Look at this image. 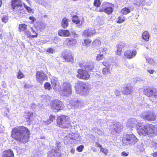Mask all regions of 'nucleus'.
I'll return each instance as SVG.
<instances>
[{
	"label": "nucleus",
	"mask_w": 157,
	"mask_h": 157,
	"mask_svg": "<svg viewBox=\"0 0 157 157\" xmlns=\"http://www.w3.org/2000/svg\"><path fill=\"white\" fill-rule=\"evenodd\" d=\"M30 86L29 85V84H27L26 83L24 85V87L25 88H29Z\"/></svg>",
	"instance_id": "864d4df0"
},
{
	"label": "nucleus",
	"mask_w": 157,
	"mask_h": 157,
	"mask_svg": "<svg viewBox=\"0 0 157 157\" xmlns=\"http://www.w3.org/2000/svg\"><path fill=\"white\" fill-rule=\"evenodd\" d=\"M107 66V67H108H108H109V65H109V64H108V65L107 64V63H106L105 64Z\"/></svg>",
	"instance_id": "bf43d9fd"
},
{
	"label": "nucleus",
	"mask_w": 157,
	"mask_h": 157,
	"mask_svg": "<svg viewBox=\"0 0 157 157\" xmlns=\"http://www.w3.org/2000/svg\"><path fill=\"white\" fill-rule=\"evenodd\" d=\"M96 144L97 145V146L98 147H99L100 149H101V148L102 147V145H101V144H99L98 143H96Z\"/></svg>",
	"instance_id": "603ef678"
},
{
	"label": "nucleus",
	"mask_w": 157,
	"mask_h": 157,
	"mask_svg": "<svg viewBox=\"0 0 157 157\" xmlns=\"http://www.w3.org/2000/svg\"><path fill=\"white\" fill-rule=\"evenodd\" d=\"M58 81L54 78H52L51 80V82L53 88L55 89L56 88V86Z\"/></svg>",
	"instance_id": "c9c22d12"
},
{
	"label": "nucleus",
	"mask_w": 157,
	"mask_h": 157,
	"mask_svg": "<svg viewBox=\"0 0 157 157\" xmlns=\"http://www.w3.org/2000/svg\"><path fill=\"white\" fill-rule=\"evenodd\" d=\"M138 141V139L133 134H127L123 136L122 139V144L123 146L133 145Z\"/></svg>",
	"instance_id": "20e7f679"
},
{
	"label": "nucleus",
	"mask_w": 157,
	"mask_h": 157,
	"mask_svg": "<svg viewBox=\"0 0 157 157\" xmlns=\"http://www.w3.org/2000/svg\"><path fill=\"white\" fill-rule=\"evenodd\" d=\"M72 154H74L75 152V148H72L70 150Z\"/></svg>",
	"instance_id": "5fc2aeb1"
},
{
	"label": "nucleus",
	"mask_w": 157,
	"mask_h": 157,
	"mask_svg": "<svg viewBox=\"0 0 157 157\" xmlns=\"http://www.w3.org/2000/svg\"><path fill=\"white\" fill-rule=\"evenodd\" d=\"M121 155L123 156L126 157L128 156V153H127L125 151H123L122 152Z\"/></svg>",
	"instance_id": "8fccbe9b"
},
{
	"label": "nucleus",
	"mask_w": 157,
	"mask_h": 157,
	"mask_svg": "<svg viewBox=\"0 0 157 157\" xmlns=\"http://www.w3.org/2000/svg\"><path fill=\"white\" fill-rule=\"evenodd\" d=\"M33 112H25V114L24 115V117L27 120V121H30L31 118L33 117Z\"/></svg>",
	"instance_id": "7c9ffc66"
},
{
	"label": "nucleus",
	"mask_w": 157,
	"mask_h": 157,
	"mask_svg": "<svg viewBox=\"0 0 157 157\" xmlns=\"http://www.w3.org/2000/svg\"><path fill=\"white\" fill-rule=\"evenodd\" d=\"M35 76L36 81L41 84H42L43 82L48 78L47 75L43 70L37 71Z\"/></svg>",
	"instance_id": "1a4fd4ad"
},
{
	"label": "nucleus",
	"mask_w": 157,
	"mask_h": 157,
	"mask_svg": "<svg viewBox=\"0 0 157 157\" xmlns=\"http://www.w3.org/2000/svg\"><path fill=\"white\" fill-rule=\"evenodd\" d=\"M2 157H14L13 151L11 149L4 151Z\"/></svg>",
	"instance_id": "412c9836"
},
{
	"label": "nucleus",
	"mask_w": 157,
	"mask_h": 157,
	"mask_svg": "<svg viewBox=\"0 0 157 157\" xmlns=\"http://www.w3.org/2000/svg\"><path fill=\"white\" fill-rule=\"evenodd\" d=\"M50 106L51 109L56 112L63 110L65 107L63 102L57 99L51 101Z\"/></svg>",
	"instance_id": "423d86ee"
},
{
	"label": "nucleus",
	"mask_w": 157,
	"mask_h": 157,
	"mask_svg": "<svg viewBox=\"0 0 157 157\" xmlns=\"http://www.w3.org/2000/svg\"><path fill=\"white\" fill-rule=\"evenodd\" d=\"M17 77L18 79H21L25 77V75L21 72V70H19L17 73Z\"/></svg>",
	"instance_id": "e433bc0d"
},
{
	"label": "nucleus",
	"mask_w": 157,
	"mask_h": 157,
	"mask_svg": "<svg viewBox=\"0 0 157 157\" xmlns=\"http://www.w3.org/2000/svg\"><path fill=\"white\" fill-rule=\"evenodd\" d=\"M152 87L148 86L147 87L144 89L143 90V94L148 97H151V94L150 92Z\"/></svg>",
	"instance_id": "cd10ccee"
},
{
	"label": "nucleus",
	"mask_w": 157,
	"mask_h": 157,
	"mask_svg": "<svg viewBox=\"0 0 157 157\" xmlns=\"http://www.w3.org/2000/svg\"><path fill=\"white\" fill-rule=\"evenodd\" d=\"M2 0H0V7H1L2 4Z\"/></svg>",
	"instance_id": "4d7b16f0"
},
{
	"label": "nucleus",
	"mask_w": 157,
	"mask_h": 157,
	"mask_svg": "<svg viewBox=\"0 0 157 157\" xmlns=\"http://www.w3.org/2000/svg\"><path fill=\"white\" fill-rule=\"evenodd\" d=\"M69 118L67 116L61 115L58 117L57 125L62 128H68L69 127L70 123L69 121Z\"/></svg>",
	"instance_id": "39448f33"
},
{
	"label": "nucleus",
	"mask_w": 157,
	"mask_h": 157,
	"mask_svg": "<svg viewBox=\"0 0 157 157\" xmlns=\"http://www.w3.org/2000/svg\"><path fill=\"white\" fill-rule=\"evenodd\" d=\"M83 69L81 68L78 70L76 76L80 79L88 80L90 78V74L88 71Z\"/></svg>",
	"instance_id": "9d476101"
},
{
	"label": "nucleus",
	"mask_w": 157,
	"mask_h": 157,
	"mask_svg": "<svg viewBox=\"0 0 157 157\" xmlns=\"http://www.w3.org/2000/svg\"><path fill=\"white\" fill-rule=\"evenodd\" d=\"M104 52V49H101V50H100L99 51V53L97 55V56L96 57V59L99 61L101 59L103 58V53H101V52Z\"/></svg>",
	"instance_id": "72a5a7b5"
},
{
	"label": "nucleus",
	"mask_w": 157,
	"mask_h": 157,
	"mask_svg": "<svg viewBox=\"0 0 157 157\" xmlns=\"http://www.w3.org/2000/svg\"><path fill=\"white\" fill-rule=\"evenodd\" d=\"M75 90L78 94L86 95L89 93L88 87L85 82L78 80L75 86Z\"/></svg>",
	"instance_id": "7ed1b4c3"
},
{
	"label": "nucleus",
	"mask_w": 157,
	"mask_h": 157,
	"mask_svg": "<svg viewBox=\"0 0 157 157\" xmlns=\"http://www.w3.org/2000/svg\"><path fill=\"white\" fill-rule=\"evenodd\" d=\"M30 135V132L29 129L23 126L13 128L11 133L12 138L17 141L24 143L28 141Z\"/></svg>",
	"instance_id": "f257e3e1"
},
{
	"label": "nucleus",
	"mask_w": 157,
	"mask_h": 157,
	"mask_svg": "<svg viewBox=\"0 0 157 157\" xmlns=\"http://www.w3.org/2000/svg\"><path fill=\"white\" fill-rule=\"evenodd\" d=\"M110 3L107 2H104L101 5L99 9L100 12H103L105 9L108 6Z\"/></svg>",
	"instance_id": "c756f323"
},
{
	"label": "nucleus",
	"mask_w": 157,
	"mask_h": 157,
	"mask_svg": "<svg viewBox=\"0 0 157 157\" xmlns=\"http://www.w3.org/2000/svg\"><path fill=\"white\" fill-rule=\"evenodd\" d=\"M84 147L83 145H80L77 147V150L78 152H82L83 150Z\"/></svg>",
	"instance_id": "c03bdc74"
},
{
	"label": "nucleus",
	"mask_w": 157,
	"mask_h": 157,
	"mask_svg": "<svg viewBox=\"0 0 157 157\" xmlns=\"http://www.w3.org/2000/svg\"><path fill=\"white\" fill-rule=\"evenodd\" d=\"M137 53V51L136 49H128L124 52V54L126 58L130 59L135 57Z\"/></svg>",
	"instance_id": "ddd939ff"
},
{
	"label": "nucleus",
	"mask_w": 157,
	"mask_h": 157,
	"mask_svg": "<svg viewBox=\"0 0 157 157\" xmlns=\"http://www.w3.org/2000/svg\"><path fill=\"white\" fill-rule=\"evenodd\" d=\"M142 118L148 121H154L156 119V116L154 112L148 111L142 115Z\"/></svg>",
	"instance_id": "9b49d317"
},
{
	"label": "nucleus",
	"mask_w": 157,
	"mask_h": 157,
	"mask_svg": "<svg viewBox=\"0 0 157 157\" xmlns=\"http://www.w3.org/2000/svg\"><path fill=\"white\" fill-rule=\"evenodd\" d=\"M125 44L123 42L120 43L117 46V50L116 51V55L121 56L122 53V48L125 46Z\"/></svg>",
	"instance_id": "aec40b11"
},
{
	"label": "nucleus",
	"mask_w": 157,
	"mask_h": 157,
	"mask_svg": "<svg viewBox=\"0 0 157 157\" xmlns=\"http://www.w3.org/2000/svg\"><path fill=\"white\" fill-rule=\"evenodd\" d=\"M61 57L66 62L71 63H73L74 62V54L71 52H63L61 55Z\"/></svg>",
	"instance_id": "f8f14e48"
},
{
	"label": "nucleus",
	"mask_w": 157,
	"mask_h": 157,
	"mask_svg": "<svg viewBox=\"0 0 157 157\" xmlns=\"http://www.w3.org/2000/svg\"><path fill=\"white\" fill-rule=\"evenodd\" d=\"M44 87L45 89L50 90L52 89V87L50 84L48 82H46L44 85Z\"/></svg>",
	"instance_id": "58836bf2"
},
{
	"label": "nucleus",
	"mask_w": 157,
	"mask_h": 157,
	"mask_svg": "<svg viewBox=\"0 0 157 157\" xmlns=\"http://www.w3.org/2000/svg\"><path fill=\"white\" fill-rule=\"evenodd\" d=\"M96 33V31L93 28H88L84 30L82 33V35L84 37H90L94 35Z\"/></svg>",
	"instance_id": "dca6fc26"
},
{
	"label": "nucleus",
	"mask_w": 157,
	"mask_h": 157,
	"mask_svg": "<svg viewBox=\"0 0 157 157\" xmlns=\"http://www.w3.org/2000/svg\"><path fill=\"white\" fill-rule=\"evenodd\" d=\"M36 106V104L35 103H33L32 104H31V106Z\"/></svg>",
	"instance_id": "13d9d810"
},
{
	"label": "nucleus",
	"mask_w": 157,
	"mask_h": 157,
	"mask_svg": "<svg viewBox=\"0 0 157 157\" xmlns=\"http://www.w3.org/2000/svg\"><path fill=\"white\" fill-rule=\"evenodd\" d=\"M84 44L86 46H89L91 44L92 40L91 39L89 38L84 39L83 40Z\"/></svg>",
	"instance_id": "4c0bfd02"
},
{
	"label": "nucleus",
	"mask_w": 157,
	"mask_h": 157,
	"mask_svg": "<svg viewBox=\"0 0 157 157\" xmlns=\"http://www.w3.org/2000/svg\"><path fill=\"white\" fill-rule=\"evenodd\" d=\"M47 157H61V154L59 149H52L48 152Z\"/></svg>",
	"instance_id": "4468645a"
},
{
	"label": "nucleus",
	"mask_w": 157,
	"mask_h": 157,
	"mask_svg": "<svg viewBox=\"0 0 157 157\" xmlns=\"http://www.w3.org/2000/svg\"><path fill=\"white\" fill-rule=\"evenodd\" d=\"M46 51L47 52L52 54L54 52V49L51 48H49L47 49Z\"/></svg>",
	"instance_id": "de8ad7c7"
},
{
	"label": "nucleus",
	"mask_w": 157,
	"mask_h": 157,
	"mask_svg": "<svg viewBox=\"0 0 157 157\" xmlns=\"http://www.w3.org/2000/svg\"><path fill=\"white\" fill-rule=\"evenodd\" d=\"M79 65L81 68L84 69L88 71H91L94 68L92 63H88L84 64V62H82L79 63Z\"/></svg>",
	"instance_id": "2eb2a0df"
},
{
	"label": "nucleus",
	"mask_w": 157,
	"mask_h": 157,
	"mask_svg": "<svg viewBox=\"0 0 157 157\" xmlns=\"http://www.w3.org/2000/svg\"><path fill=\"white\" fill-rule=\"evenodd\" d=\"M156 128L155 126L150 123H147L143 127L139 126L137 131L139 135H148L152 137L155 136Z\"/></svg>",
	"instance_id": "f03ea898"
},
{
	"label": "nucleus",
	"mask_w": 157,
	"mask_h": 157,
	"mask_svg": "<svg viewBox=\"0 0 157 157\" xmlns=\"http://www.w3.org/2000/svg\"><path fill=\"white\" fill-rule=\"evenodd\" d=\"M18 29L20 32L23 31L25 34L27 35L29 39H33L34 38H36L38 36V33H36L33 29L32 31L34 35H31L30 32L28 30H27V25L25 23L21 24L19 25Z\"/></svg>",
	"instance_id": "0eeeda50"
},
{
	"label": "nucleus",
	"mask_w": 157,
	"mask_h": 157,
	"mask_svg": "<svg viewBox=\"0 0 157 157\" xmlns=\"http://www.w3.org/2000/svg\"><path fill=\"white\" fill-rule=\"evenodd\" d=\"M93 4L94 6L98 7L100 6L101 2L100 0H94Z\"/></svg>",
	"instance_id": "ea45409f"
},
{
	"label": "nucleus",
	"mask_w": 157,
	"mask_h": 157,
	"mask_svg": "<svg viewBox=\"0 0 157 157\" xmlns=\"http://www.w3.org/2000/svg\"><path fill=\"white\" fill-rule=\"evenodd\" d=\"M132 88L133 86H132L125 87L124 88L122 93L124 95L129 94L132 91Z\"/></svg>",
	"instance_id": "393cba45"
},
{
	"label": "nucleus",
	"mask_w": 157,
	"mask_h": 157,
	"mask_svg": "<svg viewBox=\"0 0 157 157\" xmlns=\"http://www.w3.org/2000/svg\"><path fill=\"white\" fill-rule=\"evenodd\" d=\"M117 20L116 22L118 24H121L125 21L126 17L124 16L121 15L118 17Z\"/></svg>",
	"instance_id": "2f4dec72"
},
{
	"label": "nucleus",
	"mask_w": 157,
	"mask_h": 157,
	"mask_svg": "<svg viewBox=\"0 0 157 157\" xmlns=\"http://www.w3.org/2000/svg\"><path fill=\"white\" fill-rule=\"evenodd\" d=\"M147 63L150 64H152L154 63V60L153 59L151 58H149L147 60Z\"/></svg>",
	"instance_id": "09e8293b"
},
{
	"label": "nucleus",
	"mask_w": 157,
	"mask_h": 157,
	"mask_svg": "<svg viewBox=\"0 0 157 157\" xmlns=\"http://www.w3.org/2000/svg\"><path fill=\"white\" fill-rule=\"evenodd\" d=\"M34 27L37 31L42 32L46 28V25L40 21H37L34 25Z\"/></svg>",
	"instance_id": "f3484780"
},
{
	"label": "nucleus",
	"mask_w": 157,
	"mask_h": 157,
	"mask_svg": "<svg viewBox=\"0 0 157 157\" xmlns=\"http://www.w3.org/2000/svg\"><path fill=\"white\" fill-rule=\"evenodd\" d=\"M60 92L61 95L68 96L71 94V85L70 82H67L63 83L62 89L60 90Z\"/></svg>",
	"instance_id": "6e6552de"
},
{
	"label": "nucleus",
	"mask_w": 157,
	"mask_h": 157,
	"mask_svg": "<svg viewBox=\"0 0 157 157\" xmlns=\"http://www.w3.org/2000/svg\"><path fill=\"white\" fill-rule=\"evenodd\" d=\"M82 20H80L79 17L76 15H73L72 18V22L80 26H82L83 23L84 22V19L83 18Z\"/></svg>",
	"instance_id": "a211bd4d"
},
{
	"label": "nucleus",
	"mask_w": 157,
	"mask_h": 157,
	"mask_svg": "<svg viewBox=\"0 0 157 157\" xmlns=\"http://www.w3.org/2000/svg\"><path fill=\"white\" fill-rule=\"evenodd\" d=\"M113 11V9L111 7L108 6L103 12L107 13L108 15H110L112 13Z\"/></svg>",
	"instance_id": "f704fd0d"
},
{
	"label": "nucleus",
	"mask_w": 157,
	"mask_h": 157,
	"mask_svg": "<svg viewBox=\"0 0 157 157\" xmlns=\"http://www.w3.org/2000/svg\"><path fill=\"white\" fill-rule=\"evenodd\" d=\"M100 151L104 153L105 155H106L108 153V150L105 148H103L102 147L100 149Z\"/></svg>",
	"instance_id": "37998d69"
},
{
	"label": "nucleus",
	"mask_w": 157,
	"mask_h": 157,
	"mask_svg": "<svg viewBox=\"0 0 157 157\" xmlns=\"http://www.w3.org/2000/svg\"><path fill=\"white\" fill-rule=\"evenodd\" d=\"M152 155L153 157H157V151H156L153 153Z\"/></svg>",
	"instance_id": "6e6d98bb"
},
{
	"label": "nucleus",
	"mask_w": 157,
	"mask_h": 157,
	"mask_svg": "<svg viewBox=\"0 0 157 157\" xmlns=\"http://www.w3.org/2000/svg\"><path fill=\"white\" fill-rule=\"evenodd\" d=\"M23 5L24 7L27 10V12L29 13H31L33 11V9H32L30 7L28 6L25 3H23Z\"/></svg>",
	"instance_id": "79ce46f5"
},
{
	"label": "nucleus",
	"mask_w": 157,
	"mask_h": 157,
	"mask_svg": "<svg viewBox=\"0 0 157 157\" xmlns=\"http://www.w3.org/2000/svg\"><path fill=\"white\" fill-rule=\"evenodd\" d=\"M58 35L60 36L68 37L70 35V31L67 29H60L58 31Z\"/></svg>",
	"instance_id": "6ab92c4d"
},
{
	"label": "nucleus",
	"mask_w": 157,
	"mask_h": 157,
	"mask_svg": "<svg viewBox=\"0 0 157 157\" xmlns=\"http://www.w3.org/2000/svg\"><path fill=\"white\" fill-rule=\"evenodd\" d=\"M29 19L32 21L31 22V23H33L36 21V19L33 16H30Z\"/></svg>",
	"instance_id": "a18cd8bd"
},
{
	"label": "nucleus",
	"mask_w": 157,
	"mask_h": 157,
	"mask_svg": "<svg viewBox=\"0 0 157 157\" xmlns=\"http://www.w3.org/2000/svg\"><path fill=\"white\" fill-rule=\"evenodd\" d=\"M55 118L56 117L55 116L51 114L48 120V122L49 123H51L54 121L55 120Z\"/></svg>",
	"instance_id": "a19ab883"
},
{
	"label": "nucleus",
	"mask_w": 157,
	"mask_h": 157,
	"mask_svg": "<svg viewBox=\"0 0 157 157\" xmlns=\"http://www.w3.org/2000/svg\"><path fill=\"white\" fill-rule=\"evenodd\" d=\"M106 62H103L102 63L103 65L106 67L104 68L102 70V73L104 75H107L111 73V70L109 68H108L107 67V66L106 65Z\"/></svg>",
	"instance_id": "a878e982"
},
{
	"label": "nucleus",
	"mask_w": 157,
	"mask_h": 157,
	"mask_svg": "<svg viewBox=\"0 0 157 157\" xmlns=\"http://www.w3.org/2000/svg\"><path fill=\"white\" fill-rule=\"evenodd\" d=\"M25 0L26 1H28V0Z\"/></svg>",
	"instance_id": "052dcab7"
},
{
	"label": "nucleus",
	"mask_w": 157,
	"mask_h": 157,
	"mask_svg": "<svg viewBox=\"0 0 157 157\" xmlns=\"http://www.w3.org/2000/svg\"><path fill=\"white\" fill-rule=\"evenodd\" d=\"M147 71L150 74H153L154 72L153 70H147Z\"/></svg>",
	"instance_id": "3c124183"
},
{
	"label": "nucleus",
	"mask_w": 157,
	"mask_h": 157,
	"mask_svg": "<svg viewBox=\"0 0 157 157\" xmlns=\"http://www.w3.org/2000/svg\"><path fill=\"white\" fill-rule=\"evenodd\" d=\"M142 37L145 41H147L149 40L150 35L147 31H145L142 32Z\"/></svg>",
	"instance_id": "bb28decb"
},
{
	"label": "nucleus",
	"mask_w": 157,
	"mask_h": 157,
	"mask_svg": "<svg viewBox=\"0 0 157 157\" xmlns=\"http://www.w3.org/2000/svg\"><path fill=\"white\" fill-rule=\"evenodd\" d=\"M156 144V145H157V144Z\"/></svg>",
	"instance_id": "680f3d73"
},
{
	"label": "nucleus",
	"mask_w": 157,
	"mask_h": 157,
	"mask_svg": "<svg viewBox=\"0 0 157 157\" xmlns=\"http://www.w3.org/2000/svg\"><path fill=\"white\" fill-rule=\"evenodd\" d=\"M150 93L151 94V97H153L154 98L153 99H151V101L153 102L155 101V100H157V89L152 87Z\"/></svg>",
	"instance_id": "4be33fe9"
},
{
	"label": "nucleus",
	"mask_w": 157,
	"mask_h": 157,
	"mask_svg": "<svg viewBox=\"0 0 157 157\" xmlns=\"http://www.w3.org/2000/svg\"><path fill=\"white\" fill-rule=\"evenodd\" d=\"M65 42L66 44L68 46H72L75 45L77 42L76 40L72 38H67L66 39Z\"/></svg>",
	"instance_id": "5701e85b"
},
{
	"label": "nucleus",
	"mask_w": 157,
	"mask_h": 157,
	"mask_svg": "<svg viewBox=\"0 0 157 157\" xmlns=\"http://www.w3.org/2000/svg\"><path fill=\"white\" fill-rule=\"evenodd\" d=\"M69 25V22L68 19L66 17H63L61 21V26L62 27L65 29L67 28Z\"/></svg>",
	"instance_id": "c85d7f7f"
},
{
	"label": "nucleus",
	"mask_w": 157,
	"mask_h": 157,
	"mask_svg": "<svg viewBox=\"0 0 157 157\" xmlns=\"http://www.w3.org/2000/svg\"><path fill=\"white\" fill-rule=\"evenodd\" d=\"M8 17L6 16H4L2 18V21L5 23H6L8 21Z\"/></svg>",
	"instance_id": "49530a36"
},
{
	"label": "nucleus",
	"mask_w": 157,
	"mask_h": 157,
	"mask_svg": "<svg viewBox=\"0 0 157 157\" xmlns=\"http://www.w3.org/2000/svg\"><path fill=\"white\" fill-rule=\"evenodd\" d=\"M134 10L133 7H124L121 10V13L123 15H126L130 13Z\"/></svg>",
	"instance_id": "b1692460"
},
{
	"label": "nucleus",
	"mask_w": 157,
	"mask_h": 157,
	"mask_svg": "<svg viewBox=\"0 0 157 157\" xmlns=\"http://www.w3.org/2000/svg\"><path fill=\"white\" fill-rule=\"evenodd\" d=\"M92 44L94 47L97 48L100 46L101 43L99 40L96 39L93 41Z\"/></svg>",
	"instance_id": "473e14b6"
}]
</instances>
